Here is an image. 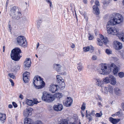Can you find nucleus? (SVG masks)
<instances>
[{
  "mask_svg": "<svg viewBox=\"0 0 124 124\" xmlns=\"http://www.w3.org/2000/svg\"><path fill=\"white\" fill-rule=\"evenodd\" d=\"M123 16L120 14L115 13L113 14L110 18V20L107 23V29L108 33L114 35L116 34L119 31L118 29L112 27L111 25L120 24L123 22Z\"/></svg>",
  "mask_w": 124,
  "mask_h": 124,
  "instance_id": "1",
  "label": "nucleus"
},
{
  "mask_svg": "<svg viewBox=\"0 0 124 124\" xmlns=\"http://www.w3.org/2000/svg\"><path fill=\"white\" fill-rule=\"evenodd\" d=\"M10 14L13 19L18 20L22 15L21 10L18 7H14L11 8Z\"/></svg>",
  "mask_w": 124,
  "mask_h": 124,
  "instance_id": "2",
  "label": "nucleus"
},
{
  "mask_svg": "<svg viewBox=\"0 0 124 124\" xmlns=\"http://www.w3.org/2000/svg\"><path fill=\"white\" fill-rule=\"evenodd\" d=\"M33 82L34 87L37 89H41L45 86V83L39 76H37L33 79Z\"/></svg>",
  "mask_w": 124,
  "mask_h": 124,
  "instance_id": "3",
  "label": "nucleus"
},
{
  "mask_svg": "<svg viewBox=\"0 0 124 124\" xmlns=\"http://www.w3.org/2000/svg\"><path fill=\"white\" fill-rule=\"evenodd\" d=\"M100 69L98 70V73L100 74L107 75L109 74L110 71L108 68V65L106 63H102L99 66Z\"/></svg>",
  "mask_w": 124,
  "mask_h": 124,
  "instance_id": "4",
  "label": "nucleus"
},
{
  "mask_svg": "<svg viewBox=\"0 0 124 124\" xmlns=\"http://www.w3.org/2000/svg\"><path fill=\"white\" fill-rule=\"evenodd\" d=\"M21 52V51L19 48L17 47L14 49L11 52L10 54L11 58L15 61H18L20 58V54Z\"/></svg>",
  "mask_w": 124,
  "mask_h": 124,
  "instance_id": "5",
  "label": "nucleus"
},
{
  "mask_svg": "<svg viewBox=\"0 0 124 124\" xmlns=\"http://www.w3.org/2000/svg\"><path fill=\"white\" fill-rule=\"evenodd\" d=\"M42 99L44 101L48 102H51L54 101V97L53 95L46 92L43 93Z\"/></svg>",
  "mask_w": 124,
  "mask_h": 124,
  "instance_id": "6",
  "label": "nucleus"
},
{
  "mask_svg": "<svg viewBox=\"0 0 124 124\" xmlns=\"http://www.w3.org/2000/svg\"><path fill=\"white\" fill-rule=\"evenodd\" d=\"M18 45L23 47L27 46V42L25 37L23 36H18L16 39Z\"/></svg>",
  "mask_w": 124,
  "mask_h": 124,
  "instance_id": "7",
  "label": "nucleus"
},
{
  "mask_svg": "<svg viewBox=\"0 0 124 124\" xmlns=\"http://www.w3.org/2000/svg\"><path fill=\"white\" fill-rule=\"evenodd\" d=\"M100 38L101 39L99 38L97 39V44L98 45L102 46L103 42L105 44L108 43V41L107 37H104L101 35H100Z\"/></svg>",
  "mask_w": 124,
  "mask_h": 124,
  "instance_id": "8",
  "label": "nucleus"
},
{
  "mask_svg": "<svg viewBox=\"0 0 124 124\" xmlns=\"http://www.w3.org/2000/svg\"><path fill=\"white\" fill-rule=\"evenodd\" d=\"M64 88L60 87V85H57L51 84L49 86V90L52 93H54L57 91L59 88L63 89Z\"/></svg>",
  "mask_w": 124,
  "mask_h": 124,
  "instance_id": "9",
  "label": "nucleus"
},
{
  "mask_svg": "<svg viewBox=\"0 0 124 124\" xmlns=\"http://www.w3.org/2000/svg\"><path fill=\"white\" fill-rule=\"evenodd\" d=\"M33 110V109L31 108H26L23 111V116L26 117L31 116L32 115V111Z\"/></svg>",
  "mask_w": 124,
  "mask_h": 124,
  "instance_id": "10",
  "label": "nucleus"
},
{
  "mask_svg": "<svg viewBox=\"0 0 124 124\" xmlns=\"http://www.w3.org/2000/svg\"><path fill=\"white\" fill-rule=\"evenodd\" d=\"M56 78L57 82H58L59 85H60V87L64 88L65 85L64 80L62 78L60 75H57Z\"/></svg>",
  "mask_w": 124,
  "mask_h": 124,
  "instance_id": "11",
  "label": "nucleus"
},
{
  "mask_svg": "<svg viewBox=\"0 0 124 124\" xmlns=\"http://www.w3.org/2000/svg\"><path fill=\"white\" fill-rule=\"evenodd\" d=\"M95 82V84L97 86L102 87L104 85L102 80L100 78H94Z\"/></svg>",
  "mask_w": 124,
  "mask_h": 124,
  "instance_id": "12",
  "label": "nucleus"
},
{
  "mask_svg": "<svg viewBox=\"0 0 124 124\" xmlns=\"http://www.w3.org/2000/svg\"><path fill=\"white\" fill-rule=\"evenodd\" d=\"M113 44L114 47L116 50H120L123 47L122 43L117 41H115Z\"/></svg>",
  "mask_w": 124,
  "mask_h": 124,
  "instance_id": "13",
  "label": "nucleus"
},
{
  "mask_svg": "<svg viewBox=\"0 0 124 124\" xmlns=\"http://www.w3.org/2000/svg\"><path fill=\"white\" fill-rule=\"evenodd\" d=\"M72 98L70 97H67L66 101L63 102V104L66 107H69L72 104Z\"/></svg>",
  "mask_w": 124,
  "mask_h": 124,
  "instance_id": "14",
  "label": "nucleus"
},
{
  "mask_svg": "<svg viewBox=\"0 0 124 124\" xmlns=\"http://www.w3.org/2000/svg\"><path fill=\"white\" fill-rule=\"evenodd\" d=\"M110 70H112L113 72L114 75L117 74L118 71V69L117 66L114 64L112 63L110 65Z\"/></svg>",
  "mask_w": 124,
  "mask_h": 124,
  "instance_id": "15",
  "label": "nucleus"
},
{
  "mask_svg": "<svg viewBox=\"0 0 124 124\" xmlns=\"http://www.w3.org/2000/svg\"><path fill=\"white\" fill-rule=\"evenodd\" d=\"M109 83L111 85H115L116 83V81L115 78L111 75H109Z\"/></svg>",
  "mask_w": 124,
  "mask_h": 124,
  "instance_id": "16",
  "label": "nucleus"
},
{
  "mask_svg": "<svg viewBox=\"0 0 124 124\" xmlns=\"http://www.w3.org/2000/svg\"><path fill=\"white\" fill-rule=\"evenodd\" d=\"M53 108L56 111H60L62 110L63 108L62 105L58 103L54 105Z\"/></svg>",
  "mask_w": 124,
  "mask_h": 124,
  "instance_id": "17",
  "label": "nucleus"
},
{
  "mask_svg": "<svg viewBox=\"0 0 124 124\" xmlns=\"http://www.w3.org/2000/svg\"><path fill=\"white\" fill-rule=\"evenodd\" d=\"M64 66L63 64L61 63L58 64H54L53 65L54 68L58 71H60Z\"/></svg>",
  "mask_w": 124,
  "mask_h": 124,
  "instance_id": "18",
  "label": "nucleus"
},
{
  "mask_svg": "<svg viewBox=\"0 0 124 124\" xmlns=\"http://www.w3.org/2000/svg\"><path fill=\"white\" fill-rule=\"evenodd\" d=\"M31 61L30 58H27L26 59L24 63L25 67H29L31 66Z\"/></svg>",
  "mask_w": 124,
  "mask_h": 124,
  "instance_id": "19",
  "label": "nucleus"
},
{
  "mask_svg": "<svg viewBox=\"0 0 124 124\" xmlns=\"http://www.w3.org/2000/svg\"><path fill=\"white\" fill-rule=\"evenodd\" d=\"M93 12L94 13L97 15L99 14V10L97 6L94 5L93 7Z\"/></svg>",
  "mask_w": 124,
  "mask_h": 124,
  "instance_id": "20",
  "label": "nucleus"
},
{
  "mask_svg": "<svg viewBox=\"0 0 124 124\" xmlns=\"http://www.w3.org/2000/svg\"><path fill=\"white\" fill-rule=\"evenodd\" d=\"M26 104L29 106H33L34 105L33 101L26 99L25 101Z\"/></svg>",
  "mask_w": 124,
  "mask_h": 124,
  "instance_id": "21",
  "label": "nucleus"
},
{
  "mask_svg": "<svg viewBox=\"0 0 124 124\" xmlns=\"http://www.w3.org/2000/svg\"><path fill=\"white\" fill-rule=\"evenodd\" d=\"M109 119V121L113 124H116L119 121V119H114L112 117H110Z\"/></svg>",
  "mask_w": 124,
  "mask_h": 124,
  "instance_id": "22",
  "label": "nucleus"
},
{
  "mask_svg": "<svg viewBox=\"0 0 124 124\" xmlns=\"http://www.w3.org/2000/svg\"><path fill=\"white\" fill-rule=\"evenodd\" d=\"M114 91L116 95L120 96L121 94V90L118 87L115 88L114 89Z\"/></svg>",
  "mask_w": 124,
  "mask_h": 124,
  "instance_id": "23",
  "label": "nucleus"
},
{
  "mask_svg": "<svg viewBox=\"0 0 124 124\" xmlns=\"http://www.w3.org/2000/svg\"><path fill=\"white\" fill-rule=\"evenodd\" d=\"M32 120L30 118H25L24 122V124H32Z\"/></svg>",
  "mask_w": 124,
  "mask_h": 124,
  "instance_id": "24",
  "label": "nucleus"
},
{
  "mask_svg": "<svg viewBox=\"0 0 124 124\" xmlns=\"http://www.w3.org/2000/svg\"><path fill=\"white\" fill-rule=\"evenodd\" d=\"M6 118V115L5 114H2L0 113V121L2 123H4V120Z\"/></svg>",
  "mask_w": 124,
  "mask_h": 124,
  "instance_id": "25",
  "label": "nucleus"
},
{
  "mask_svg": "<svg viewBox=\"0 0 124 124\" xmlns=\"http://www.w3.org/2000/svg\"><path fill=\"white\" fill-rule=\"evenodd\" d=\"M59 122L60 124H68V121L66 119L61 118Z\"/></svg>",
  "mask_w": 124,
  "mask_h": 124,
  "instance_id": "26",
  "label": "nucleus"
},
{
  "mask_svg": "<svg viewBox=\"0 0 124 124\" xmlns=\"http://www.w3.org/2000/svg\"><path fill=\"white\" fill-rule=\"evenodd\" d=\"M54 97V100L55 99V98H60L62 97V94L60 93H58L54 95H53Z\"/></svg>",
  "mask_w": 124,
  "mask_h": 124,
  "instance_id": "27",
  "label": "nucleus"
},
{
  "mask_svg": "<svg viewBox=\"0 0 124 124\" xmlns=\"http://www.w3.org/2000/svg\"><path fill=\"white\" fill-rule=\"evenodd\" d=\"M107 87L104 86L102 88L101 90L102 93L104 94H107L108 93Z\"/></svg>",
  "mask_w": 124,
  "mask_h": 124,
  "instance_id": "28",
  "label": "nucleus"
},
{
  "mask_svg": "<svg viewBox=\"0 0 124 124\" xmlns=\"http://www.w3.org/2000/svg\"><path fill=\"white\" fill-rule=\"evenodd\" d=\"M117 35L120 40L124 42V33H119Z\"/></svg>",
  "mask_w": 124,
  "mask_h": 124,
  "instance_id": "29",
  "label": "nucleus"
},
{
  "mask_svg": "<svg viewBox=\"0 0 124 124\" xmlns=\"http://www.w3.org/2000/svg\"><path fill=\"white\" fill-rule=\"evenodd\" d=\"M108 93H109L111 94H112L113 92V86L111 85H109L107 87Z\"/></svg>",
  "mask_w": 124,
  "mask_h": 124,
  "instance_id": "30",
  "label": "nucleus"
},
{
  "mask_svg": "<svg viewBox=\"0 0 124 124\" xmlns=\"http://www.w3.org/2000/svg\"><path fill=\"white\" fill-rule=\"evenodd\" d=\"M109 77H106L103 79L102 81L103 82V84L104 83L108 84L109 83Z\"/></svg>",
  "mask_w": 124,
  "mask_h": 124,
  "instance_id": "31",
  "label": "nucleus"
},
{
  "mask_svg": "<svg viewBox=\"0 0 124 124\" xmlns=\"http://www.w3.org/2000/svg\"><path fill=\"white\" fill-rule=\"evenodd\" d=\"M77 68L79 71H82L83 68L82 64L81 63H79L78 64Z\"/></svg>",
  "mask_w": 124,
  "mask_h": 124,
  "instance_id": "32",
  "label": "nucleus"
},
{
  "mask_svg": "<svg viewBox=\"0 0 124 124\" xmlns=\"http://www.w3.org/2000/svg\"><path fill=\"white\" fill-rule=\"evenodd\" d=\"M86 103L85 102H83L82 104L81 105V109L83 111H84L86 108Z\"/></svg>",
  "mask_w": 124,
  "mask_h": 124,
  "instance_id": "33",
  "label": "nucleus"
},
{
  "mask_svg": "<svg viewBox=\"0 0 124 124\" xmlns=\"http://www.w3.org/2000/svg\"><path fill=\"white\" fill-rule=\"evenodd\" d=\"M30 73L26 71L23 73V77H24V76H25V77L29 78L30 76Z\"/></svg>",
  "mask_w": 124,
  "mask_h": 124,
  "instance_id": "34",
  "label": "nucleus"
},
{
  "mask_svg": "<svg viewBox=\"0 0 124 124\" xmlns=\"http://www.w3.org/2000/svg\"><path fill=\"white\" fill-rule=\"evenodd\" d=\"M83 51L85 52H86L88 51L90 49V47L89 46L85 47L83 48Z\"/></svg>",
  "mask_w": 124,
  "mask_h": 124,
  "instance_id": "35",
  "label": "nucleus"
},
{
  "mask_svg": "<svg viewBox=\"0 0 124 124\" xmlns=\"http://www.w3.org/2000/svg\"><path fill=\"white\" fill-rule=\"evenodd\" d=\"M25 76H24V77H23V79L24 81L26 83H27V82L29 80V78H28L26 77H25Z\"/></svg>",
  "mask_w": 124,
  "mask_h": 124,
  "instance_id": "36",
  "label": "nucleus"
},
{
  "mask_svg": "<svg viewBox=\"0 0 124 124\" xmlns=\"http://www.w3.org/2000/svg\"><path fill=\"white\" fill-rule=\"evenodd\" d=\"M102 115V113L101 111L100 113H97L95 114V116L97 117H101Z\"/></svg>",
  "mask_w": 124,
  "mask_h": 124,
  "instance_id": "37",
  "label": "nucleus"
},
{
  "mask_svg": "<svg viewBox=\"0 0 124 124\" xmlns=\"http://www.w3.org/2000/svg\"><path fill=\"white\" fill-rule=\"evenodd\" d=\"M106 52L107 54L108 55L112 54V51L109 49H107L106 50Z\"/></svg>",
  "mask_w": 124,
  "mask_h": 124,
  "instance_id": "38",
  "label": "nucleus"
},
{
  "mask_svg": "<svg viewBox=\"0 0 124 124\" xmlns=\"http://www.w3.org/2000/svg\"><path fill=\"white\" fill-rule=\"evenodd\" d=\"M118 76L120 78H122L124 76V73L123 72H120L118 73Z\"/></svg>",
  "mask_w": 124,
  "mask_h": 124,
  "instance_id": "39",
  "label": "nucleus"
},
{
  "mask_svg": "<svg viewBox=\"0 0 124 124\" xmlns=\"http://www.w3.org/2000/svg\"><path fill=\"white\" fill-rule=\"evenodd\" d=\"M35 124H44L43 122L39 120L36 121L35 123Z\"/></svg>",
  "mask_w": 124,
  "mask_h": 124,
  "instance_id": "40",
  "label": "nucleus"
},
{
  "mask_svg": "<svg viewBox=\"0 0 124 124\" xmlns=\"http://www.w3.org/2000/svg\"><path fill=\"white\" fill-rule=\"evenodd\" d=\"M89 40H92L93 38V36L91 34H89Z\"/></svg>",
  "mask_w": 124,
  "mask_h": 124,
  "instance_id": "41",
  "label": "nucleus"
},
{
  "mask_svg": "<svg viewBox=\"0 0 124 124\" xmlns=\"http://www.w3.org/2000/svg\"><path fill=\"white\" fill-rule=\"evenodd\" d=\"M27 20V19L26 16H23L22 18V21L23 22H24Z\"/></svg>",
  "mask_w": 124,
  "mask_h": 124,
  "instance_id": "42",
  "label": "nucleus"
},
{
  "mask_svg": "<svg viewBox=\"0 0 124 124\" xmlns=\"http://www.w3.org/2000/svg\"><path fill=\"white\" fill-rule=\"evenodd\" d=\"M9 75L10 77L11 78H13V79L15 78V76L13 74H9Z\"/></svg>",
  "mask_w": 124,
  "mask_h": 124,
  "instance_id": "43",
  "label": "nucleus"
},
{
  "mask_svg": "<svg viewBox=\"0 0 124 124\" xmlns=\"http://www.w3.org/2000/svg\"><path fill=\"white\" fill-rule=\"evenodd\" d=\"M33 101L34 104H37L39 102L38 101L37 99H34Z\"/></svg>",
  "mask_w": 124,
  "mask_h": 124,
  "instance_id": "44",
  "label": "nucleus"
},
{
  "mask_svg": "<svg viewBox=\"0 0 124 124\" xmlns=\"http://www.w3.org/2000/svg\"><path fill=\"white\" fill-rule=\"evenodd\" d=\"M95 97L97 99H99L100 100H101L100 96L99 95H97Z\"/></svg>",
  "mask_w": 124,
  "mask_h": 124,
  "instance_id": "45",
  "label": "nucleus"
},
{
  "mask_svg": "<svg viewBox=\"0 0 124 124\" xmlns=\"http://www.w3.org/2000/svg\"><path fill=\"white\" fill-rule=\"evenodd\" d=\"M95 111L94 110H92L90 114L92 116H94L95 114Z\"/></svg>",
  "mask_w": 124,
  "mask_h": 124,
  "instance_id": "46",
  "label": "nucleus"
},
{
  "mask_svg": "<svg viewBox=\"0 0 124 124\" xmlns=\"http://www.w3.org/2000/svg\"><path fill=\"white\" fill-rule=\"evenodd\" d=\"M97 58V57L96 56L94 55L92 57V59L93 60H96Z\"/></svg>",
  "mask_w": 124,
  "mask_h": 124,
  "instance_id": "47",
  "label": "nucleus"
},
{
  "mask_svg": "<svg viewBox=\"0 0 124 124\" xmlns=\"http://www.w3.org/2000/svg\"><path fill=\"white\" fill-rule=\"evenodd\" d=\"M13 105L15 108H16L17 107V105L15 102H13L12 103Z\"/></svg>",
  "mask_w": 124,
  "mask_h": 124,
  "instance_id": "48",
  "label": "nucleus"
},
{
  "mask_svg": "<svg viewBox=\"0 0 124 124\" xmlns=\"http://www.w3.org/2000/svg\"><path fill=\"white\" fill-rule=\"evenodd\" d=\"M9 81L11 83V85L14 86V83L13 82V81L11 79L9 80Z\"/></svg>",
  "mask_w": 124,
  "mask_h": 124,
  "instance_id": "49",
  "label": "nucleus"
},
{
  "mask_svg": "<svg viewBox=\"0 0 124 124\" xmlns=\"http://www.w3.org/2000/svg\"><path fill=\"white\" fill-rule=\"evenodd\" d=\"M95 5H96L97 6H99V2L97 0L95 2Z\"/></svg>",
  "mask_w": 124,
  "mask_h": 124,
  "instance_id": "50",
  "label": "nucleus"
},
{
  "mask_svg": "<svg viewBox=\"0 0 124 124\" xmlns=\"http://www.w3.org/2000/svg\"><path fill=\"white\" fill-rule=\"evenodd\" d=\"M119 114V113L118 112H117L116 113L112 115V116H117Z\"/></svg>",
  "mask_w": 124,
  "mask_h": 124,
  "instance_id": "51",
  "label": "nucleus"
},
{
  "mask_svg": "<svg viewBox=\"0 0 124 124\" xmlns=\"http://www.w3.org/2000/svg\"><path fill=\"white\" fill-rule=\"evenodd\" d=\"M88 119H89V122L91 121L92 120V117L91 116H90Z\"/></svg>",
  "mask_w": 124,
  "mask_h": 124,
  "instance_id": "52",
  "label": "nucleus"
},
{
  "mask_svg": "<svg viewBox=\"0 0 124 124\" xmlns=\"http://www.w3.org/2000/svg\"><path fill=\"white\" fill-rule=\"evenodd\" d=\"M84 18L85 19L87 20V17L86 15V14H85V13L84 14Z\"/></svg>",
  "mask_w": 124,
  "mask_h": 124,
  "instance_id": "53",
  "label": "nucleus"
},
{
  "mask_svg": "<svg viewBox=\"0 0 124 124\" xmlns=\"http://www.w3.org/2000/svg\"><path fill=\"white\" fill-rule=\"evenodd\" d=\"M90 116H91V115L90 114H86V117L87 118V119H88V118Z\"/></svg>",
  "mask_w": 124,
  "mask_h": 124,
  "instance_id": "54",
  "label": "nucleus"
},
{
  "mask_svg": "<svg viewBox=\"0 0 124 124\" xmlns=\"http://www.w3.org/2000/svg\"><path fill=\"white\" fill-rule=\"evenodd\" d=\"M47 2V3L49 4L50 3L52 2L50 0H45Z\"/></svg>",
  "mask_w": 124,
  "mask_h": 124,
  "instance_id": "55",
  "label": "nucleus"
},
{
  "mask_svg": "<svg viewBox=\"0 0 124 124\" xmlns=\"http://www.w3.org/2000/svg\"><path fill=\"white\" fill-rule=\"evenodd\" d=\"M19 98L21 99H23V96L22 94H20L19 96Z\"/></svg>",
  "mask_w": 124,
  "mask_h": 124,
  "instance_id": "56",
  "label": "nucleus"
},
{
  "mask_svg": "<svg viewBox=\"0 0 124 124\" xmlns=\"http://www.w3.org/2000/svg\"><path fill=\"white\" fill-rule=\"evenodd\" d=\"M71 47L72 48H74L75 47V45L74 44H72V45L71 46Z\"/></svg>",
  "mask_w": 124,
  "mask_h": 124,
  "instance_id": "57",
  "label": "nucleus"
},
{
  "mask_svg": "<svg viewBox=\"0 0 124 124\" xmlns=\"http://www.w3.org/2000/svg\"><path fill=\"white\" fill-rule=\"evenodd\" d=\"M92 67V66L90 65H89L87 66V68L88 69H90Z\"/></svg>",
  "mask_w": 124,
  "mask_h": 124,
  "instance_id": "58",
  "label": "nucleus"
},
{
  "mask_svg": "<svg viewBox=\"0 0 124 124\" xmlns=\"http://www.w3.org/2000/svg\"><path fill=\"white\" fill-rule=\"evenodd\" d=\"M98 105L100 107H101L102 106V105L101 103L100 102H99L98 103Z\"/></svg>",
  "mask_w": 124,
  "mask_h": 124,
  "instance_id": "59",
  "label": "nucleus"
},
{
  "mask_svg": "<svg viewBox=\"0 0 124 124\" xmlns=\"http://www.w3.org/2000/svg\"><path fill=\"white\" fill-rule=\"evenodd\" d=\"M8 107L10 108H12L13 106L12 105L9 104L8 106Z\"/></svg>",
  "mask_w": 124,
  "mask_h": 124,
  "instance_id": "60",
  "label": "nucleus"
},
{
  "mask_svg": "<svg viewBox=\"0 0 124 124\" xmlns=\"http://www.w3.org/2000/svg\"><path fill=\"white\" fill-rule=\"evenodd\" d=\"M76 121H75L74 122H70V123L69 124H76Z\"/></svg>",
  "mask_w": 124,
  "mask_h": 124,
  "instance_id": "61",
  "label": "nucleus"
},
{
  "mask_svg": "<svg viewBox=\"0 0 124 124\" xmlns=\"http://www.w3.org/2000/svg\"><path fill=\"white\" fill-rule=\"evenodd\" d=\"M25 4L26 5V6L28 7L29 6V3H27L26 2H25Z\"/></svg>",
  "mask_w": 124,
  "mask_h": 124,
  "instance_id": "62",
  "label": "nucleus"
},
{
  "mask_svg": "<svg viewBox=\"0 0 124 124\" xmlns=\"http://www.w3.org/2000/svg\"><path fill=\"white\" fill-rule=\"evenodd\" d=\"M83 1L85 4H86L87 3V0H84Z\"/></svg>",
  "mask_w": 124,
  "mask_h": 124,
  "instance_id": "63",
  "label": "nucleus"
},
{
  "mask_svg": "<svg viewBox=\"0 0 124 124\" xmlns=\"http://www.w3.org/2000/svg\"><path fill=\"white\" fill-rule=\"evenodd\" d=\"M90 48V50H92V51L94 49V48L93 47H92V46H91V47Z\"/></svg>",
  "mask_w": 124,
  "mask_h": 124,
  "instance_id": "64",
  "label": "nucleus"
}]
</instances>
